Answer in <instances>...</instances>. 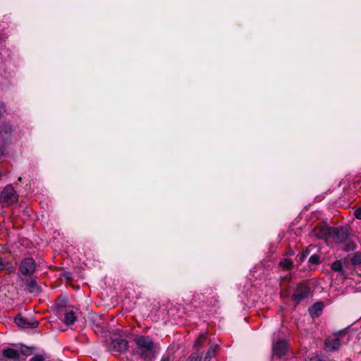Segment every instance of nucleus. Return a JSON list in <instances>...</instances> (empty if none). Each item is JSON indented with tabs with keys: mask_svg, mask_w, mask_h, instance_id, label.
<instances>
[{
	"mask_svg": "<svg viewBox=\"0 0 361 361\" xmlns=\"http://www.w3.org/2000/svg\"><path fill=\"white\" fill-rule=\"evenodd\" d=\"M6 264L7 262H6V260L3 259L2 258H0V272L4 270Z\"/></svg>",
	"mask_w": 361,
	"mask_h": 361,
	"instance_id": "28",
	"label": "nucleus"
},
{
	"mask_svg": "<svg viewBox=\"0 0 361 361\" xmlns=\"http://www.w3.org/2000/svg\"><path fill=\"white\" fill-rule=\"evenodd\" d=\"M309 254H310V250H308V248L303 250L302 253H300V255H298V257H299V261L300 262H303L305 259V258L308 256Z\"/></svg>",
	"mask_w": 361,
	"mask_h": 361,
	"instance_id": "23",
	"label": "nucleus"
},
{
	"mask_svg": "<svg viewBox=\"0 0 361 361\" xmlns=\"http://www.w3.org/2000/svg\"><path fill=\"white\" fill-rule=\"evenodd\" d=\"M219 350V345L217 344H212L204 358V361H211L212 358L216 357L217 353Z\"/></svg>",
	"mask_w": 361,
	"mask_h": 361,
	"instance_id": "14",
	"label": "nucleus"
},
{
	"mask_svg": "<svg viewBox=\"0 0 361 361\" xmlns=\"http://www.w3.org/2000/svg\"><path fill=\"white\" fill-rule=\"evenodd\" d=\"M201 355L197 353H192L188 357V361H200Z\"/></svg>",
	"mask_w": 361,
	"mask_h": 361,
	"instance_id": "24",
	"label": "nucleus"
},
{
	"mask_svg": "<svg viewBox=\"0 0 361 361\" xmlns=\"http://www.w3.org/2000/svg\"><path fill=\"white\" fill-rule=\"evenodd\" d=\"M161 361H170L169 357H168V356H167V357L164 356V357L161 358Z\"/></svg>",
	"mask_w": 361,
	"mask_h": 361,
	"instance_id": "32",
	"label": "nucleus"
},
{
	"mask_svg": "<svg viewBox=\"0 0 361 361\" xmlns=\"http://www.w3.org/2000/svg\"><path fill=\"white\" fill-rule=\"evenodd\" d=\"M65 305H66V302L63 300L57 302L58 307H65Z\"/></svg>",
	"mask_w": 361,
	"mask_h": 361,
	"instance_id": "30",
	"label": "nucleus"
},
{
	"mask_svg": "<svg viewBox=\"0 0 361 361\" xmlns=\"http://www.w3.org/2000/svg\"><path fill=\"white\" fill-rule=\"evenodd\" d=\"M349 235L348 229L347 227L338 226L332 228L331 238L336 243L345 242Z\"/></svg>",
	"mask_w": 361,
	"mask_h": 361,
	"instance_id": "7",
	"label": "nucleus"
},
{
	"mask_svg": "<svg viewBox=\"0 0 361 361\" xmlns=\"http://www.w3.org/2000/svg\"><path fill=\"white\" fill-rule=\"evenodd\" d=\"M354 215L356 219L361 220V206L355 210Z\"/></svg>",
	"mask_w": 361,
	"mask_h": 361,
	"instance_id": "25",
	"label": "nucleus"
},
{
	"mask_svg": "<svg viewBox=\"0 0 361 361\" xmlns=\"http://www.w3.org/2000/svg\"><path fill=\"white\" fill-rule=\"evenodd\" d=\"M15 323L21 329H35L39 325V322L36 319L28 321L23 317L18 316L14 319Z\"/></svg>",
	"mask_w": 361,
	"mask_h": 361,
	"instance_id": "9",
	"label": "nucleus"
},
{
	"mask_svg": "<svg viewBox=\"0 0 361 361\" xmlns=\"http://www.w3.org/2000/svg\"><path fill=\"white\" fill-rule=\"evenodd\" d=\"M310 292V288L306 285L299 283L297 285L294 293L291 295V299L296 305L307 298Z\"/></svg>",
	"mask_w": 361,
	"mask_h": 361,
	"instance_id": "6",
	"label": "nucleus"
},
{
	"mask_svg": "<svg viewBox=\"0 0 361 361\" xmlns=\"http://www.w3.org/2000/svg\"><path fill=\"white\" fill-rule=\"evenodd\" d=\"M324 302H317L309 308V312L312 317H317L322 314Z\"/></svg>",
	"mask_w": 361,
	"mask_h": 361,
	"instance_id": "13",
	"label": "nucleus"
},
{
	"mask_svg": "<svg viewBox=\"0 0 361 361\" xmlns=\"http://www.w3.org/2000/svg\"><path fill=\"white\" fill-rule=\"evenodd\" d=\"M12 132V127L9 123H2L0 126V133H4L6 135H11Z\"/></svg>",
	"mask_w": 361,
	"mask_h": 361,
	"instance_id": "19",
	"label": "nucleus"
},
{
	"mask_svg": "<svg viewBox=\"0 0 361 361\" xmlns=\"http://www.w3.org/2000/svg\"><path fill=\"white\" fill-rule=\"evenodd\" d=\"M76 319L77 317L75 313L73 310H71L65 314L63 322L66 325L70 326L73 324Z\"/></svg>",
	"mask_w": 361,
	"mask_h": 361,
	"instance_id": "15",
	"label": "nucleus"
},
{
	"mask_svg": "<svg viewBox=\"0 0 361 361\" xmlns=\"http://www.w3.org/2000/svg\"><path fill=\"white\" fill-rule=\"evenodd\" d=\"M2 355L6 358L12 360L13 361H19L20 358V352L12 348H7L2 350Z\"/></svg>",
	"mask_w": 361,
	"mask_h": 361,
	"instance_id": "11",
	"label": "nucleus"
},
{
	"mask_svg": "<svg viewBox=\"0 0 361 361\" xmlns=\"http://www.w3.org/2000/svg\"><path fill=\"white\" fill-rule=\"evenodd\" d=\"M289 255H294V251L290 250L288 253Z\"/></svg>",
	"mask_w": 361,
	"mask_h": 361,
	"instance_id": "33",
	"label": "nucleus"
},
{
	"mask_svg": "<svg viewBox=\"0 0 361 361\" xmlns=\"http://www.w3.org/2000/svg\"><path fill=\"white\" fill-rule=\"evenodd\" d=\"M272 350L274 356L281 358L286 355L288 350V345L286 340L281 339L273 343Z\"/></svg>",
	"mask_w": 361,
	"mask_h": 361,
	"instance_id": "8",
	"label": "nucleus"
},
{
	"mask_svg": "<svg viewBox=\"0 0 361 361\" xmlns=\"http://www.w3.org/2000/svg\"><path fill=\"white\" fill-rule=\"evenodd\" d=\"M64 276L66 279H70L71 278V274L70 272H66L64 274Z\"/></svg>",
	"mask_w": 361,
	"mask_h": 361,
	"instance_id": "31",
	"label": "nucleus"
},
{
	"mask_svg": "<svg viewBox=\"0 0 361 361\" xmlns=\"http://www.w3.org/2000/svg\"><path fill=\"white\" fill-rule=\"evenodd\" d=\"M308 261L311 264H319L320 262V257L317 254L312 255L310 256Z\"/></svg>",
	"mask_w": 361,
	"mask_h": 361,
	"instance_id": "22",
	"label": "nucleus"
},
{
	"mask_svg": "<svg viewBox=\"0 0 361 361\" xmlns=\"http://www.w3.org/2000/svg\"><path fill=\"white\" fill-rule=\"evenodd\" d=\"M30 361H44V357L42 355H36L33 356Z\"/></svg>",
	"mask_w": 361,
	"mask_h": 361,
	"instance_id": "27",
	"label": "nucleus"
},
{
	"mask_svg": "<svg viewBox=\"0 0 361 361\" xmlns=\"http://www.w3.org/2000/svg\"><path fill=\"white\" fill-rule=\"evenodd\" d=\"M279 266L283 269L291 270L293 268V263L291 259L285 258L280 262Z\"/></svg>",
	"mask_w": 361,
	"mask_h": 361,
	"instance_id": "17",
	"label": "nucleus"
},
{
	"mask_svg": "<svg viewBox=\"0 0 361 361\" xmlns=\"http://www.w3.org/2000/svg\"><path fill=\"white\" fill-rule=\"evenodd\" d=\"M128 341L121 337L113 338L108 346L109 352L114 355L124 353L128 350Z\"/></svg>",
	"mask_w": 361,
	"mask_h": 361,
	"instance_id": "2",
	"label": "nucleus"
},
{
	"mask_svg": "<svg viewBox=\"0 0 361 361\" xmlns=\"http://www.w3.org/2000/svg\"><path fill=\"white\" fill-rule=\"evenodd\" d=\"M36 269V263L33 258L23 259L19 265V271L25 276H31Z\"/></svg>",
	"mask_w": 361,
	"mask_h": 361,
	"instance_id": "5",
	"label": "nucleus"
},
{
	"mask_svg": "<svg viewBox=\"0 0 361 361\" xmlns=\"http://www.w3.org/2000/svg\"><path fill=\"white\" fill-rule=\"evenodd\" d=\"M324 345L327 351H337L341 346V340L337 334H334L326 339Z\"/></svg>",
	"mask_w": 361,
	"mask_h": 361,
	"instance_id": "10",
	"label": "nucleus"
},
{
	"mask_svg": "<svg viewBox=\"0 0 361 361\" xmlns=\"http://www.w3.org/2000/svg\"><path fill=\"white\" fill-rule=\"evenodd\" d=\"M19 281L20 282V286L25 291L37 295L42 292V288L37 283L36 279L20 276Z\"/></svg>",
	"mask_w": 361,
	"mask_h": 361,
	"instance_id": "4",
	"label": "nucleus"
},
{
	"mask_svg": "<svg viewBox=\"0 0 361 361\" xmlns=\"http://www.w3.org/2000/svg\"><path fill=\"white\" fill-rule=\"evenodd\" d=\"M207 340V334L206 333H202L200 334L198 338L195 341L193 348L196 350H199L204 344Z\"/></svg>",
	"mask_w": 361,
	"mask_h": 361,
	"instance_id": "16",
	"label": "nucleus"
},
{
	"mask_svg": "<svg viewBox=\"0 0 361 361\" xmlns=\"http://www.w3.org/2000/svg\"><path fill=\"white\" fill-rule=\"evenodd\" d=\"M331 269L334 271H338L341 274V275L344 274V271L343 269V264L341 260H336L331 264Z\"/></svg>",
	"mask_w": 361,
	"mask_h": 361,
	"instance_id": "18",
	"label": "nucleus"
},
{
	"mask_svg": "<svg viewBox=\"0 0 361 361\" xmlns=\"http://www.w3.org/2000/svg\"><path fill=\"white\" fill-rule=\"evenodd\" d=\"M332 228L326 226H319L314 229V235L322 239H326L329 237H331Z\"/></svg>",
	"mask_w": 361,
	"mask_h": 361,
	"instance_id": "12",
	"label": "nucleus"
},
{
	"mask_svg": "<svg viewBox=\"0 0 361 361\" xmlns=\"http://www.w3.org/2000/svg\"><path fill=\"white\" fill-rule=\"evenodd\" d=\"M133 341L132 355L142 361H153L159 351L154 339L149 336L135 335Z\"/></svg>",
	"mask_w": 361,
	"mask_h": 361,
	"instance_id": "1",
	"label": "nucleus"
},
{
	"mask_svg": "<svg viewBox=\"0 0 361 361\" xmlns=\"http://www.w3.org/2000/svg\"><path fill=\"white\" fill-rule=\"evenodd\" d=\"M18 199L16 190L12 185H6L0 194V203L3 206H10L15 204Z\"/></svg>",
	"mask_w": 361,
	"mask_h": 361,
	"instance_id": "3",
	"label": "nucleus"
},
{
	"mask_svg": "<svg viewBox=\"0 0 361 361\" xmlns=\"http://www.w3.org/2000/svg\"><path fill=\"white\" fill-rule=\"evenodd\" d=\"M33 350H34L33 348L27 347L25 345H22L20 347V351H19V352L20 354L28 356L32 353Z\"/></svg>",
	"mask_w": 361,
	"mask_h": 361,
	"instance_id": "21",
	"label": "nucleus"
},
{
	"mask_svg": "<svg viewBox=\"0 0 361 361\" xmlns=\"http://www.w3.org/2000/svg\"><path fill=\"white\" fill-rule=\"evenodd\" d=\"M351 262L353 265L361 264V252H355L351 259Z\"/></svg>",
	"mask_w": 361,
	"mask_h": 361,
	"instance_id": "20",
	"label": "nucleus"
},
{
	"mask_svg": "<svg viewBox=\"0 0 361 361\" xmlns=\"http://www.w3.org/2000/svg\"><path fill=\"white\" fill-rule=\"evenodd\" d=\"M355 246L353 243L348 244L344 248L345 251H350L355 249Z\"/></svg>",
	"mask_w": 361,
	"mask_h": 361,
	"instance_id": "29",
	"label": "nucleus"
},
{
	"mask_svg": "<svg viewBox=\"0 0 361 361\" xmlns=\"http://www.w3.org/2000/svg\"><path fill=\"white\" fill-rule=\"evenodd\" d=\"M6 111V106L3 102H0V118Z\"/></svg>",
	"mask_w": 361,
	"mask_h": 361,
	"instance_id": "26",
	"label": "nucleus"
}]
</instances>
